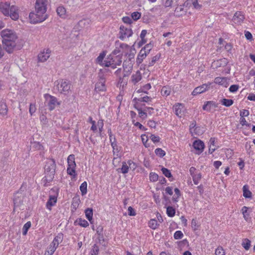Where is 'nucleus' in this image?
Returning a JSON list of instances; mask_svg holds the SVG:
<instances>
[{
	"instance_id": "11",
	"label": "nucleus",
	"mask_w": 255,
	"mask_h": 255,
	"mask_svg": "<svg viewBox=\"0 0 255 255\" xmlns=\"http://www.w3.org/2000/svg\"><path fill=\"white\" fill-rule=\"evenodd\" d=\"M245 16L242 11L236 12L233 17V22L237 24H241L245 20Z\"/></svg>"
},
{
	"instance_id": "61",
	"label": "nucleus",
	"mask_w": 255,
	"mask_h": 255,
	"mask_svg": "<svg viewBox=\"0 0 255 255\" xmlns=\"http://www.w3.org/2000/svg\"><path fill=\"white\" fill-rule=\"evenodd\" d=\"M128 164L129 165V168L132 169V170H134L136 167L135 163L130 160L128 161Z\"/></svg>"
},
{
	"instance_id": "8",
	"label": "nucleus",
	"mask_w": 255,
	"mask_h": 255,
	"mask_svg": "<svg viewBox=\"0 0 255 255\" xmlns=\"http://www.w3.org/2000/svg\"><path fill=\"white\" fill-rule=\"evenodd\" d=\"M212 83L208 82V83L204 84L201 86L195 88L192 92V95L193 96H196L208 91Z\"/></svg>"
},
{
	"instance_id": "9",
	"label": "nucleus",
	"mask_w": 255,
	"mask_h": 255,
	"mask_svg": "<svg viewBox=\"0 0 255 255\" xmlns=\"http://www.w3.org/2000/svg\"><path fill=\"white\" fill-rule=\"evenodd\" d=\"M132 34V30L130 28L126 27L124 26H120V36L121 39H124L126 38L130 37Z\"/></svg>"
},
{
	"instance_id": "2",
	"label": "nucleus",
	"mask_w": 255,
	"mask_h": 255,
	"mask_svg": "<svg viewBox=\"0 0 255 255\" xmlns=\"http://www.w3.org/2000/svg\"><path fill=\"white\" fill-rule=\"evenodd\" d=\"M2 38V43L5 50L9 53H11L14 50L17 40V36L13 30L6 29L0 32Z\"/></svg>"
},
{
	"instance_id": "36",
	"label": "nucleus",
	"mask_w": 255,
	"mask_h": 255,
	"mask_svg": "<svg viewBox=\"0 0 255 255\" xmlns=\"http://www.w3.org/2000/svg\"><path fill=\"white\" fill-rule=\"evenodd\" d=\"M93 210L92 208H88L85 210V215L87 219L91 222L93 219Z\"/></svg>"
},
{
	"instance_id": "3",
	"label": "nucleus",
	"mask_w": 255,
	"mask_h": 255,
	"mask_svg": "<svg viewBox=\"0 0 255 255\" xmlns=\"http://www.w3.org/2000/svg\"><path fill=\"white\" fill-rule=\"evenodd\" d=\"M120 49H122V54H124L126 56H128L129 60H130V59L134 58L135 53V49L134 48L128 46L127 44L122 43L120 45ZM129 62V61H127V60H125L123 63V67L124 69L127 68L128 71L130 70L132 68L131 63Z\"/></svg>"
},
{
	"instance_id": "16",
	"label": "nucleus",
	"mask_w": 255,
	"mask_h": 255,
	"mask_svg": "<svg viewBox=\"0 0 255 255\" xmlns=\"http://www.w3.org/2000/svg\"><path fill=\"white\" fill-rule=\"evenodd\" d=\"M186 12L187 10L184 8V5H178L174 10V15L180 17L185 15Z\"/></svg>"
},
{
	"instance_id": "58",
	"label": "nucleus",
	"mask_w": 255,
	"mask_h": 255,
	"mask_svg": "<svg viewBox=\"0 0 255 255\" xmlns=\"http://www.w3.org/2000/svg\"><path fill=\"white\" fill-rule=\"evenodd\" d=\"M138 112V115H139V116L140 117V118H142L143 119H145L147 117V114L146 113L142 111L141 110V109H137Z\"/></svg>"
},
{
	"instance_id": "63",
	"label": "nucleus",
	"mask_w": 255,
	"mask_h": 255,
	"mask_svg": "<svg viewBox=\"0 0 255 255\" xmlns=\"http://www.w3.org/2000/svg\"><path fill=\"white\" fill-rule=\"evenodd\" d=\"M238 89H239V86L238 85H233L230 86V87L229 88V91L231 92L234 93V92L237 91Z\"/></svg>"
},
{
	"instance_id": "29",
	"label": "nucleus",
	"mask_w": 255,
	"mask_h": 255,
	"mask_svg": "<svg viewBox=\"0 0 255 255\" xmlns=\"http://www.w3.org/2000/svg\"><path fill=\"white\" fill-rule=\"evenodd\" d=\"M248 210L249 208L246 206H244L242 209V213L243 215L244 219L246 221H248L250 219V212Z\"/></svg>"
},
{
	"instance_id": "17",
	"label": "nucleus",
	"mask_w": 255,
	"mask_h": 255,
	"mask_svg": "<svg viewBox=\"0 0 255 255\" xmlns=\"http://www.w3.org/2000/svg\"><path fill=\"white\" fill-rule=\"evenodd\" d=\"M193 146L196 150L198 151V153H200L204 148V143L200 140H195L193 143Z\"/></svg>"
},
{
	"instance_id": "43",
	"label": "nucleus",
	"mask_w": 255,
	"mask_h": 255,
	"mask_svg": "<svg viewBox=\"0 0 255 255\" xmlns=\"http://www.w3.org/2000/svg\"><path fill=\"white\" fill-rule=\"evenodd\" d=\"M242 245L246 250H248L251 246V241L248 239L243 240Z\"/></svg>"
},
{
	"instance_id": "44",
	"label": "nucleus",
	"mask_w": 255,
	"mask_h": 255,
	"mask_svg": "<svg viewBox=\"0 0 255 255\" xmlns=\"http://www.w3.org/2000/svg\"><path fill=\"white\" fill-rule=\"evenodd\" d=\"M31 222H27V223H26L23 227V232H22V234L25 236L27 234V231L28 230V229L30 228L31 227Z\"/></svg>"
},
{
	"instance_id": "45",
	"label": "nucleus",
	"mask_w": 255,
	"mask_h": 255,
	"mask_svg": "<svg viewBox=\"0 0 255 255\" xmlns=\"http://www.w3.org/2000/svg\"><path fill=\"white\" fill-rule=\"evenodd\" d=\"M166 212L169 217H172L175 215V210L173 207L169 206L167 208Z\"/></svg>"
},
{
	"instance_id": "6",
	"label": "nucleus",
	"mask_w": 255,
	"mask_h": 255,
	"mask_svg": "<svg viewBox=\"0 0 255 255\" xmlns=\"http://www.w3.org/2000/svg\"><path fill=\"white\" fill-rule=\"evenodd\" d=\"M44 98L46 100L47 106L50 111L53 110L56 106L59 105L60 103L58 101L57 99L48 94L44 95Z\"/></svg>"
},
{
	"instance_id": "20",
	"label": "nucleus",
	"mask_w": 255,
	"mask_h": 255,
	"mask_svg": "<svg viewBox=\"0 0 255 255\" xmlns=\"http://www.w3.org/2000/svg\"><path fill=\"white\" fill-rule=\"evenodd\" d=\"M216 84L227 87L228 85V79L225 77H216L214 80Z\"/></svg>"
},
{
	"instance_id": "40",
	"label": "nucleus",
	"mask_w": 255,
	"mask_h": 255,
	"mask_svg": "<svg viewBox=\"0 0 255 255\" xmlns=\"http://www.w3.org/2000/svg\"><path fill=\"white\" fill-rule=\"evenodd\" d=\"M151 98L148 96H144L143 97H141L140 98H134L133 100V101L135 103H136V101H139V102H148L149 101H151Z\"/></svg>"
},
{
	"instance_id": "52",
	"label": "nucleus",
	"mask_w": 255,
	"mask_h": 255,
	"mask_svg": "<svg viewBox=\"0 0 255 255\" xmlns=\"http://www.w3.org/2000/svg\"><path fill=\"white\" fill-rule=\"evenodd\" d=\"M192 177L194 183L197 185L199 183V182L201 178V173H199L197 175L193 176Z\"/></svg>"
},
{
	"instance_id": "32",
	"label": "nucleus",
	"mask_w": 255,
	"mask_h": 255,
	"mask_svg": "<svg viewBox=\"0 0 255 255\" xmlns=\"http://www.w3.org/2000/svg\"><path fill=\"white\" fill-rule=\"evenodd\" d=\"M57 248V247L51 243L47 250L45 252V255H52Z\"/></svg>"
},
{
	"instance_id": "46",
	"label": "nucleus",
	"mask_w": 255,
	"mask_h": 255,
	"mask_svg": "<svg viewBox=\"0 0 255 255\" xmlns=\"http://www.w3.org/2000/svg\"><path fill=\"white\" fill-rule=\"evenodd\" d=\"M128 164V163H126V162H123L122 163L121 171L124 174L127 173L128 171L129 165Z\"/></svg>"
},
{
	"instance_id": "25",
	"label": "nucleus",
	"mask_w": 255,
	"mask_h": 255,
	"mask_svg": "<svg viewBox=\"0 0 255 255\" xmlns=\"http://www.w3.org/2000/svg\"><path fill=\"white\" fill-rule=\"evenodd\" d=\"M147 54L145 53L143 49H141L136 59V63L138 64H140L142 62L143 60L146 57Z\"/></svg>"
},
{
	"instance_id": "60",
	"label": "nucleus",
	"mask_w": 255,
	"mask_h": 255,
	"mask_svg": "<svg viewBox=\"0 0 255 255\" xmlns=\"http://www.w3.org/2000/svg\"><path fill=\"white\" fill-rule=\"evenodd\" d=\"M122 19L123 22L125 23L130 24L132 22V19L128 16L123 17Z\"/></svg>"
},
{
	"instance_id": "5",
	"label": "nucleus",
	"mask_w": 255,
	"mask_h": 255,
	"mask_svg": "<svg viewBox=\"0 0 255 255\" xmlns=\"http://www.w3.org/2000/svg\"><path fill=\"white\" fill-rule=\"evenodd\" d=\"M122 62V55H110L108 60H105V67H111L113 69H115L117 66L121 65Z\"/></svg>"
},
{
	"instance_id": "37",
	"label": "nucleus",
	"mask_w": 255,
	"mask_h": 255,
	"mask_svg": "<svg viewBox=\"0 0 255 255\" xmlns=\"http://www.w3.org/2000/svg\"><path fill=\"white\" fill-rule=\"evenodd\" d=\"M149 227L153 230L156 229L159 224L155 219H151L148 223Z\"/></svg>"
},
{
	"instance_id": "21",
	"label": "nucleus",
	"mask_w": 255,
	"mask_h": 255,
	"mask_svg": "<svg viewBox=\"0 0 255 255\" xmlns=\"http://www.w3.org/2000/svg\"><path fill=\"white\" fill-rule=\"evenodd\" d=\"M179 0H162L163 4L166 7L174 6L178 5Z\"/></svg>"
},
{
	"instance_id": "53",
	"label": "nucleus",
	"mask_w": 255,
	"mask_h": 255,
	"mask_svg": "<svg viewBox=\"0 0 255 255\" xmlns=\"http://www.w3.org/2000/svg\"><path fill=\"white\" fill-rule=\"evenodd\" d=\"M131 17L134 20H137L141 17V13L139 12L135 11L131 13Z\"/></svg>"
},
{
	"instance_id": "7",
	"label": "nucleus",
	"mask_w": 255,
	"mask_h": 255,
	"mask_svg": "<svg viewBox=\"0 0 255 255\" xmlns=\"http://www.w3.org/2000/svg\"><path fill=\"white\" fill-rule=\"evenodd\" d=\"M70 83L66 80H61L57 85L58 91L61 94H66L70 89Z\"/></svg>"
},
{
	"instance_id": "34",
	"label": "nucleus",
	"mask_w": 255,
	"mask_h": 255,
	"mask_svg": "<svg viewBox=\"0 0 255 255\" xmlns=\"http://www.w3.org/2000/svg\"><path fill=\"white\" fill-rule=\"evenodd\" d=\"M198 1V0H187V3L192 4L196 9H200L201 7V5L199 4Z\"/></svg>"
},
{
	"instance_id": "19",
	"label": "nucleus",
	"mask_w": 255,
	"mask_h": 255,
	"mask_svg": "<svg viewBox=\"0 0 255 255\" xmlns=\"http://www.w3.org/2000/svg\"><path fill=\"white\" fill-rule=\"evenodd\" d=\"M218 107V104L213 101H207L203 106V109L205 111H210L212 108Z\"/></svg>"
},
{
	"instance_id": "41",
	"label": "nucleus",
	"mask_w": 255,
	"mask_h": 255,
	"mask_svg": "<svg viewBox=\"0 0 255 255\" xmlns=\"http://www.w3.org/2000/svg\"><path fill=\"white\" fill-rule=\"evenodd\" d=\"M87 183L86 181H84L83 182L80 187V190L81 192V194L82 195H84L87 193Z\"/></svg>"
},
{
	"instance_id": "30",
	"label": "nucleus",
	"mask_w": 255,
	"mask_h": 255,
	"mask_svg": "<svg viewBox=\"0 0 255 255\" xmlns=\"http://www.w3.org/2000/svg\"><path fill=\"white\" fill-rule=\"evenodd\" d=\"M67 162L68 166L72 167H76V163L75 161V156L73 154L70 155L67 158Z\"/></svg>"
},
{
	"instance_id": "35",
	"label": "nucleus",
	"mask_w": 255,
	"mask_h": 255,
	"mask_svg": "<svg viewBox=\"0 0 255 255\" xmlns=\"http://www.w3.org/2000/svg\"><path fill=\"white\" fill-rule=\"evenodd\" d=\"M56 12L57 14L61 17H64L66 14V9L63 6L58 7L56 10Z\"/></svg>"
},
{
	"instance_id": "57",
	"label": "nucleus",
	"mask_w": 255,
	"mask_h": 255,
	"mask_svg": "<svg viewBox=\"0 0 255 255\" xmlns=\"http://www.w3.org/2000/svg\"><path fill=\"white\" fill-rule=\"evenodd\" d=\"M36 110V108L35 105L33 104H30V106H29V113L31 115V116H32L33 115V114L35 112Z\"/></svg>"
},
{
	"instance_id": "31",
	"label": "nucleus",
	"mask_w": 255,
	"mask_h": 255,
	"mask_svg": "<svg viewBox=\"0 0 255 255\" xmlns=\"http://www.w3.org/2000/svg\"><path fill=\"white\" fill-rule=\"evenodd\" d=\"M193 130H194L193 132H190L193 136L200 135L202 134L204 132L203 128L199 127H196L194 128Z\"/></svg>"
},
{
	"instance_id": "13",
	"label": "nucleus",
	"mask_w": 255,
	"mask_h": 255,
	"mask_svg": "<svg viewBox=\"0 0 255 255\" xmlns=\"http://www.w3.org/2000/svg\"><path fill=\"white\" fill-rule=\"evenodd\" d=\"M11 6L8 2H0V11L4 15L7 16L9 14V11Z\"/></svg>"
},
{
	"instance_id": "54",
	"label": "nucleus",
	"mask_w": 255,
	"mask_h": 255,
	"mask_svg": "<svg viewBox=\"0 0 255 255\" xmlns=\"http://www.w3.org/2000/svg\"><path fill=\"white\" fill-rule=\"evenodd\" d=\"M183 237V234L180 231H176L174 235V238L176 240H179L182 238Z\"/></svg>"
},
{
	"instance_id": "47",
	"label": "nucleus",
	"mask_w": 255,
	"mask_h": 255,
	"mask_svg": "<svg viewBox=\"0 0 255 255\" xmlns=\"http://www.w3.org/2000/svg\"><path fill=\"white\" fill-rule=\"evenodd\" d=\"M155 153L160 157H162L165 155V152L160 148H156L155 150Z\"/></svg>"
},
{
	"instance_id": "18",
	"label": "nucleus",
	"mask_w": 255,
	"mask_h": 255,
	"mask_svg": "<svg viewBox=\"0 0 255 255\" xmlns=\"http://www.w3.org/2000/svg\"><path fill=\"white\" fill-rule=\"evenodd\" d=\"M184 106L183 104L178 103L173 107L175 114L179 117H181L183 115Z\"/></svg>"
},
{
	"instance_id": "1",
	"label": "nucleus",
	"mask_w": 255,
	"mask_h": 255,
	"mask_svg": "<svg viewBox=\"0 0 255 255\" xmlns=\"http://www.w3.org/2000/svg\"><path fill=\"white\" fill-rule=\"evenodd\" d=\"M48 3V0H36L35 12H31L29 14L31 23L41 22L47 18L46 12Z\"/></svg>"
},
{
	"instance_id": "49",
	"label": "nucleus",
	"mask_w": 255,
	"mask_h": 255,
	"mask_svg": "<svg viewBox=\"0 0 255 255\" xmlns=\"http://www.w3.org/2000/svg\"><path fill=\"white\" fill-rule=\"evenodd\" d=\"M161 171L162 172V173L168 178L171 177L172 176V174L170 171L169 170H168L167 168L163 167L161 169Z\"/></svg>"
},
{
	"instance_id": "55",
	"label": "nucleus",
	"mask_w": 255,
	"mask_h": 255,
	"mask_svg": "<svg viewBox=\"0 0 255 255\" xmlns=\"http://www.w3.org/2000/svg\"><path fill=\"white\" fill-rule=\"evenodd\" d=\"M99 252V247L95 244L93 246L92 250L91 251L92 255H97Z\"/></svg>"
},
{
	"instance_id": "26",
	"label": "nucleus",
	"mask_w": 255,
	"mask_h": 255,
	"mask_svg": "<svg viewBox=\"0 0 255 255\" xmlns=\"http://www.w3.org/2000/svg\"><path fill=\"white\" fill-rule=\"evenodd\" d=\"M8 109L6 104L3 102L0 103V114L2 116H5L7 115Z\"/></svg>"
},
{
	"instance_id": "51",
	"label": "nucleus",
	"mask_w": 255,
	"mask_h": 255,
	"mask_svg": "<svg viewBox=\"0 0 255 255\" xmlns=\"http://www.w3.org/2000/svg\"><path fill=\"white\" fill-rule=\"evenodd\" d=\"M158 175L155 173L151 172L149 174V179L152 182H155L158 180Z\"/></svg>"
},
{
	"instance_id": "14",
	"label": "nucleus",
	"mask_w": 255,
	"mask_h": 255,
	"mask_svg": "<svg viewBox=\"0 0 255 255\" xmlns=\"http://www.w3.org/2000/svg\"><path fill=\"white\" fill-rule=\"evenodd\" d=\"M10 18L14 20H16L19 18L18 8L15 5H11L9 11V14Z\"/></svg>"
},
{
	"instance_id": "23",
	"label": "nucleus",
	"mask_w": 255,
	"mask_h": 255,
	"mask_svg": "<svg viewBox=\"0 0 255 255\" xmlns=\"http://www.w3.org/2000/svg\"><path fill=\"white\" fill-rule=\"evenodd\" d=\"M142 78L141 74L139 71H137L135 74H133L131 77V81L133 84H136L141 80Z\"/></svg>"
},
{
	"instance_id": "42",
	"label": "nucleus",
	"mask_w": 255,
	"mask_h": 255,
	"mask_svg": "<svg viewBox=\"0 0 255 255\" xmlns=\"http://www.w3.org/2000/svg\"><path fill=\"white\" fill-rule=\"evenodd\" d=\"M67 173L72 176L73 178H75L76 176L75 167H72V166H68L67 169Z\"/></svg>"
},
{
	"instance_id": "10",
	"label": "nucleus",
	"mask_w": 255,
	"mask_h": 255,
	"mask_svg": "<svg viewBox=\"0 0 255 255\" xmlns=\"http://www.w3.org/2000/svg\"><path fill=\"white\" fill-rule=\"evenodd\" d=\"M51 51L49 49H44L38 55V62H44L50 57Z\"/></svg>"
},
{
	"instance_id": "50",
	"label": "nucleus",
	"mask_w": 255,
	"mask_h": 255,
	"mask_svg": "<svg viewBox=\"0 0 255 255\" xmlns=\"http://www.w3.org/2000/svg\"><path fill=\"white\" fill-rule=\"evenodd\" d=\"M216 255H225V252L222 247H218L215 251Z\"/></svg>"
},
{
	"instance_id": "62",
	"label": "nucleus",
	"mask_w": 255,
	"mask_h": 255,
	"mask_svg": "<svg viewBox=\"0 0 255 255\" xmlns=\"http://www.w3.org/2000/svg\"><path fill=\"white\" fill-rule=\"evenodd\" d=\"M160 55L157 54L154 56L152 58L151 61L149 62L150 65H153L155 61H157L160 58Z\"/></svg>"
},
{
	"instance_id": "64",
	"label": "nucleus",
	"mask_w": 255,
	"mask_h": 255,
	"mask_svg": "<svg viewBox=\"0 0 255 255\" xmlns=\"http://www.w3.org/2000/svg\"><path fill=\"white\" fill-rule=\"evenodd\" d=\"M79 224L81 226L83 227H87V226H89L88 222L85 220H80L79 221Z\"/></svg>"
},
{
	"instance_id": "22",
	"label": "nucleus",
	"mask_w": 255,
	"mask_h": 255,
	"mask_svg": "<svg viewBox=\"0 0 255 255\" xmlns=\"http://www.w3.org/2000/svg\"><path fill=\"white\" fill-rule=\"evenodd\" d=\"M106 54V51H103L101 52L99 56L96 59V63L99 64L101 66H105V60L103 61L105 57Z\"/></svg>"
},
{
	"instance_id": "15",
	"label": "nucleus",
	"mask_w": 255,
	"mask_h": 255,
	"mask_svg": "<svg viewBox=\"0 0 255 255\" xmlns=\"http://www.w3.org/2000/svg\"><path fill=\"white\" fill-rule=\"evenodd\" d=\"M228 60L226 58L221 59L216 61H214L212 64V67L214 68H217L220 67H224L227 65Z\"/></svg>"
},
{
	"instance_id": "38",
	"label": "nucleus",
	"mask_w": 255,
	"mask_h": 255,
	"mask_svg": "<svg viewBox=\"0 0 255 255\" xmlns=\"http://www.w3.org/2000/svg\"><path fill=\"white\" fill-rule=\"evenodd\" d=\"M243 196L245 198H250L252 197V192L248 189V186L245 185L243 187Z\"/></svg>"
},
{
	"instance_id": "28",
	"label": "nucleus",
	"mask_w": 255,
	"mask_h": 255,
	"mask_svg": "<svg viewBox=\"0 0 255 255\" xmlns=\"http://www.w3.org/2000/svg\"><path fill=\"white\" fill-rule=\"evenodd\" d=\"M22 195L20 193H17L15 195L13 199V203L14 207L19 206L22 203Z\"/></svg>"
},
{
	"instance_id": "33",
	"label": "nucleus",
	"mask_w": 255,
	"mask_h": 255,
	"mask_svg": "<svg viewBox=\"0 0 255 255\" xmlns=\"http://www.w3.org/2000/svg\"><path fill=\"white\" fill-rule=\"evenodd\" d=\"M171 93V89L168 86H164L161 90V95L163 96H168Z\"/></svg>"
},
{
	"instance_id": "48",
	"label": "nucleus",
	"mask_w": 255,
	"mask_h": 255,
	"mask_svg": "<svg viewBox=\"0 0 255 255\" xmlns=\"http://www.w3.org/2000/svg\"><path fill=\"white\" fill-rule=\"evenodd\" d=\"M174 191H175V194L173 197L172 200L174 202H176L178 201V199L180 196V190L177 188H176L174 189Z\"/></svg>"
},
{
	"instance_id": "27",
	"label": "nucleus",
	"mask_w": 255,
	"mask_h": 255,
	"mask_svg": "<svg viewBox=\"0 0 255 255\" xmlns=\"http://www.w3.org/2000/svg\"><path fill=\"white\" fill-rule=\"evenodd\" d=\"M57 202V197L55 196H50L49 199L46 203L47 208L51 209V207L55 205Z\"/></svg>"
},
{
	"instance_id": "39",
	"label": "nucleus",
	"mask_w": 255,
	"mask_h": 255,
	"mask_svg": "<svg viewBox=\"0 0 255 255\" xmlns=\"http://www.w3.org/2000/svg\"><path fill=\"white\" fill-rule=\"evenodd\" d=\"M221 103L224 106L229 107L233 104L234 101L232 99H223L221 101Z\"/></svg>"
},
{
	"instance_id": "24",
	"label": "nucleus",
	"mask_w": 255,
	"mask_h": 255,
	"mask_svg": "<svg viewBox=\"0 0 255 255\" xmlns=\"http://www.w3.org/2000/svg\"><path fill=\"white\" fill-rule=\"evenodd\" d=\"M63 239V234L62 233L58 234L54 239L51 244L58 247L60 243L62 242Z\"/></svg>"
},
{
	"instance_id": "4",
	"label": "nucleus",
	"mask_w": 255,
	"mask_h": 255,
	"mask_svg": "<svg viewBox=\"0 0 255 255\" xmlns=\"http://www.w3.org/2000/svg\"><path fill=\"white\" fill-rule=\"evenodd\" d=\"M56 168L55 161L53 159H48L45 166V177L44 182L46 183L51 181L55 174Z\"/></svg>"
},
{
	"instance_id": "59",
	"label": "nucleus",
	"mask_w": 255,
	"mask_h": 255,
	"mask_svg": "<svg viewBox=\"0 0 255 255\" xmlns=\"http://www.w3.org/2000/svg\"><path fill=\"white\" fill-rule=\"evenodd\" d=\"M150 138L154 143L158 142L160 140L159 137L158 136H156L154 134H151Z\"/></svg>"
},
{
	"instance_id": "56",
	"label": "nucleus",
	"mask_w": 255,
	"mask_h": 255,
	"mask_svg": "<svg viewBox=\"0 0 255 255\" xmlns=\"http://www.w3.org/2000/svg\"><path fill=\"white\" fill-rule=\"evenodd\" d=\"M152 48V45L151 44H147L141 49H143L144 51L145 52V53L148 54V53H149V51L151 50Z\"/></svg>"
},
{
	"instance_id": "12",
	"label": "nucleus",
	"mask_w": 255,
	"mask_h": 255,
	"mask_svg": "<svg viewBox=\"0 0 255 255\" xmlns=\"http://www.w3.org/2000/svg\"><path fill=\"white\" fill-rule=\"evenodd\" d=\"M105 80L103 77H100L99 81L96 84L95 90L97 92H104L106 90Z\"/></svg>"
}]
</instances>
